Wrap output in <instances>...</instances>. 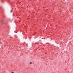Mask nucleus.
<instances>
[{
	"mask_svg": "<svg viewBox=\"0 0 73 73\" xmlns=\"http://www.w3.org/2000/svg\"><path fill=\"white\" fill-rule=\"evenodd\" d=\"M2 22L3 23H4L5 22V21L4 20H3L2 21Z\"/></svg>",
	"mask_w": 73,
	"mask_h": 73,
	"instance_id": "obj_1",
	"label": "nucleus"
},
{
	"mask_svg": "<svg viewBox=\"0 0 73 73\" xmlns=\"http://www.w3.org/2000/svg\"><path fill=\"white\" fill-rule=\"evenodd\" d=\"M32 62H30V64H32Z\"/></svg>",
	"mask_w": 73,
	"mask_h": 73,
	"instance_id": "obj_2",
	"label": "nucleus"
},
{
	"mask_svg": "<svg viewBox=\"0 0 73 73\" xmlns=\"http://www.w3.org/2000/svg\"><path fill=\"white\" fill-rule=\"evenodd\" d=\"M11 73H13V72H11Z\"/></svg>",
	"mask_w": 73,
	"mask_h": 73,
	"instance_id": "obj_3",
	"label": "nucleus"
}]
</instances>
